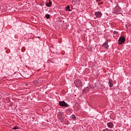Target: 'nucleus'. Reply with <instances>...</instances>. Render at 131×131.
Returning <instances> with one entry per match:
<instances>
[{
	"label": "nucleus",
	"instance_id": "obj_3",
	"mask_svg": "<svg viewBox=\"0 0 131 131\" xmlns=\"http://www.w3.org/2000/svg\"><path fill=\"white\" fill-rule=\"evenodd\" d=\"M96 18H101L102 17V12L98 11L95 13Z\"/></svg>",
	"mask_w": 131,
	"mask_h": 131
},
{
	"label": "nucleus",
	"instance_id": "obj_12",
	"mask_svg": "<svg viewBox=\"0 0 131 131\" xmlns=\"http://www.w3.org/2000/svg\"><path fill=\"white\" fill-rule=\"evenodd\" d=\"M115 13H116V14H118V11H117V7H116L115 9Z\"/></svg>",
	"mask_w": 131,
	"mask_h": 131
},
{
	"label": "nucleus",
	"instance_id": "obj_2",
	"mask_svg": "<svg viewBox=\"0 0 131 131\" xmlns=\"http://www.w3.org/2000/svg\"><path fill=\"white\" fill-rule=\"evenodd\" d=\"M59 105L60 106H61V107H68V104H67V103H66L64 101H59Z\"/></svg>",
	"mask_w": 131,
	"mask_h": 131
},
{
	"label": "nucleus",
	"instance_id": "obj_16",
	"mask_svg": "<svg viewBox=\"0 0 131 131\" xmlns=\"http://www.w3.org/2000/svg\"><path fill=\"white\" fill-rule=\"evenodd\" d=\"M75 84H76V81H75Z\"/></svg>",
	"mask_w": 131,
	"mask_h": 131
},
{
	"label": "nucleus",
	"instance_id": "obj_7",
	"mask_svg": "<svg viewBox=\"0 0 131 131\" xmlns=\"http://www.w3.org/2000/svg\"><path fill=\"white\" fill-rule=\"evenodd\" d=\"M113 81L111 79H110L108 82V83L110 84L109 85L110 88H112V86H113Z\"/></svg>",
	"mask_w": 131,
	"mask_h": 131
},
{
	"label": "nucleus",
	"instance_id": "obj_10",
	"mask_svg": "<svg viewBox=\"0 0 131 131\" xmlns=\"http://www.w3.org/2000/svg\"><path fill=\"white\" fill-rule=\"evenodd\" d=\"M72 118H73V119H74V120H76V117H75V115H73L72 116Z\"/></svg>",
	"mask_w": 131,
	"mask_h": 131
},
{
	"label": "nucleus",
	"instance_id": "obj_11",
	"mask_svg": "<svg viewBox=\"0 0 131 131\" xmlns=\"http://www.w3.org/2000/svg\"><path fill=\"white\" fill-rule=\"evenodd\" d=\"M13 129H19V127L18 126H14Z\"/></svg>",
	"mask_w": 131,
	"mask_h": 131
},
{
	"label": "nucleus",
	"instance_id": "obj_8",
	"mask_svg": "<svg viewBox=\"0 0 131 131\" xmlns=\"http://www.w3.org/2000/svg\"><path fill=\"white\" fill-rule=\"evenodd\" d=\"M66 10H68V11H70V6H67V8H66Z\"/></svg>",
	"mask_w": 131,
	"mask_h": 131
},
{
	"label": "nucleus",
	"instance_id": "obj_15",
	"mask_svg": "<svg viewBox=\"0 0 131 131\" xmlns=\"http://www.w3.org/2000/svg\"><path fill=\"white\" fill-rule=\"evenodd\" d=\"M101 1L102 0H96V2H97V3H99V2H101Z\"/></svg>",
	"mask_w": 131,
	"mask_h": 131
},
{
	"label": "nucleus",
	"instance_id": "obj_5",
	"mask_svg": "<svg viewBox=\"0 0 131 131\" xmlns=\"http://www.w3.org/2000/svg\"><path fill=\"white\" fill-rule=\"evenodd\" d=\"M102 47H103L104 48V49H108L109 45H108V42H105L103 44Z\"/></svg>",
	"mask_w": 131,
	"mask_h": 131
},
{
	"label": "nucleus",
	"instance_id": "obj_17",
	"mask_svg": "<svg viewBox=\"0 0 131 131\" xmlns=\"http://www.w3.org/2000/svg\"><path fill=\"white\" fill-rule=\"evenodd\" d=\"M102 131H106V129H103Z\"/></svg>",
	"mask_w": 131,
	"mask_h": 131
},
{
	"label": "nucleus",
	"instance_id": "obj_1",
	"mask_svg": "<svg viewBox=\"0 0 131 131\" xmlns=\"http://www.w3.org/2000/svg\"><path fill=\"white\" fill-rule=\"evenodd\" d=\"M125 42V37L122 36H121L118 40L119 45H123V43Z\"/></svg>",
	"mask_w": 131,
	"mask_h": 131
},
{
	"label": "nucleus",
	"instance_id": "obj_14",
	"mask_svg": "<svg viewBox=\"0 0 131 131\" xmlns=\"http://www.w3.org/2000/svg\"><path fill=\"white\" fill-rule=\"evenodd\" d=\"M105 129H106V130H107V131H113V130H110V129H108V128H106Z\"/></svg>",
	"mask_w": 131,
	"mask_h": 131
},
{
	"label": "nucleus",
	"instance_id": "obj_4",
	"mask_svg": "<svg viewBox=\"0 0 131 131\" xmlns=\"http://www.w3.org/2000/svg\"><path fill=\"white\" fill-rule=\"evenodd\" d=\"M107 125L109 128H113V127L114 126V125L113 124V123L112 122H110L107 123Z\"/></svg>",
	"mask_w": 131,
	"mask_h": 131
},
{
	"label": "nucleus",
	"instance_id": "obj_9",
	"mask_svg": "<svg viewBox=\"0 0 131 131\" xmlns=\"http://www.w3.org/2000/svg\"><path fill=\"white\" fill-rule=\"evenodd\" d=\"M46 19H49L50 18V15L49 14H47L46 16H45Z\"/></svg>",
	"mask_w": 131,
	"mask_h": 131
},
{
	"label": "nucleus",
	"instance_id": "obj_6",
	"mask_svg": "<svg viewBox=\"0 0 131 131\" xmlns=\"http://www.w3.org/2000/svg\"><path fill=\"white\" fill-rule=\"evenodd\" d=\"M52 1L51 0H49V2L46 3L47 7H52Z\"/></svg>",
	"mask_w": 131,
	"mask_h": 131
},
{
	"label": "nucleus",
	"instance_id": "obj_13",
	"mask_svg": "<svg viewBox=\"0 0 131 131\" xmlns=\"http://www.w3.org/2000/svg\"><path fill=\"white\" fill-rule=\"evenodd\" d=\"M117 33H118V32L116 31H115L114 32V34H117Z\"/></svg>",
	"mask_w": 131,
	"mask_h": 131
}]
</instances>
